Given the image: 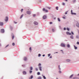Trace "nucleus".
I'll return each mask as SVG.
<instances>
[{"mask_svg": "<svg viewBox=\"0 0 79 79\" xmlns=\"http://www.w3.org/2000/svg\"><path fill=\"white\" fill-rule=\"evenodd\" d=\"M41 56V55H40V54H39L38 56Z\"/></svg>", "mask_w": 79, "mask_h": 79, "instance_id": "nucleus-41", "label": "nucleus"}, {"mask_svg": "<svg viewBox=\"0 0 79 79\" xmlns=\"http://www.w3.org/2000/svg\"><path fill=\"white\" fill-rule=\"evenodd\" d=\"M70 39H73L74 38V37H73V36L72 35V36H70Z\"/></svg>", "mask_w": 79, "mask_h": 79, "instance_id": "nucleus-13", "label": "nucleus"}, {"mask_svg": "<svg viewBox=\"0 0 79 79\" xmlns=\"http://www.w3.org/2000/svg\"><path fill=\"white\" fill-rule=\"evenodd\" d=\"M66 29L67 31H69V28H67Z\"/></svg>", "mask_w": 79, "mask_h": 79, "instance_id": "nucleus-31", "label": "nucleus"}, {"mask_svg": "<svg viewBox=\"0 0 79 79\" xmlns=\"http://www.w3.org/2000/svg\"><path fill=\"white\" fill-rule=\"evenodd\" d=\"M65 1H68L67 0H65Z\"/></svg>", "mask_w": 79, "mask_h": 79, "instance_id": "nucleus-57", "label": "nucleus"}, {"mask_svg": "<svg viewBox=\"0 0 79 79\" xmlns=\"http://www.w3.org/2000/svg\"><path fill=\"white\" fill-rule=\"evenodd\" d=\"M33 16L35 17V15H34Z\"/></svg>", "mask_w": 79, "mask_h": 79, "instance_id": "nucleus-52", "label": "nucleus"}, {"mask_svg": "<svg viewBox=\"0 0 79 79\" xmlns=\"http://www.w3.org/2000/svg\"><path fill=\"white\" fill-rule=\"evenodd\" d=\"M52 32H54V31H55V30L54 29H52Z\"/></svg>", "mask_w": 79, "mask_h": 79, "instance_id": "nucleus-40", "label": "nucleus"}, {"mask_svg": "<svg viewBox=\"0 0 79 79\" xmlns=\"http://www.w3.org/2000/svg\"><path fill=\"white\" fill-rule=\"evenodd\" d=\"M14 38H15V35H13L12 36V40H13L14 39Z\"/></svg>", "mask_w": 79, "mask_h": 79, "instance_id": "nucleus-26", "label": "nucleus"}, {"mask_svg": "<svg viewBox=\"0 0 79 79\" xmlns=\"http://www.w3.org/2000/svg\"><path fill=\"white\" fill-rule=\"evenodd\" d=\"M23 16H24V15L23 14H22L20 17V19H21V18H23Z\"/></svg>", "mask_w": 79, "mask_h": 79, "instance_id": "nucleus-19", "label": "nucleus"}, {"mask_svg": "<svg viewBox=\"0 0 79 79\" xmlns=\"http://www.w3.org/2000/svg\"><path fill=\"white\" fill-rule=\"evenodd\" d=\"M22 66H23V67H24V66H25V65H22Z\"/></svg>", "mask_w": 79, "mask_h": 79, "instance_id": "nucleus-53", "label": "nucleus"}, {"mask_svg": "<svg viewBox=\"0 0 79 79\" xmlns=\"http://www.w3.org/2000/svg\"><path fill=\"white\" fill-rule=\"evenodd\" d=\"M27 13L28 14V15H30L31 14V11H28L27 12Z\"/></svg>", "mask_w": 79, "mask_h": 79, "instance_id": "nucleus-7", "label": "nucleus"}, {"mask_svg": "<svg viewBox=\"0 0 79 79\" xmlns=\"http://www.w3.org/2000/svg\"><path fill=\"white\" fill-rule=\"evenodd\" d=\"M38 79H42L41 77H40L38 78Z\"/></svg>", "mask_w": 79, "mask_h": 79, "instance_id": "nucleus-24", "label": "nucleus"}, {"mask_svg": "<svg viewBox=\"0 0 79 79\" xmlns=\"http://www.w3.org/2000/svg\"><path fill=\"white\" fill-rule=\"evenodd\" d=\"M32 71H29V73H32Z\"/></svg>", "mask_w": 79, "mask_h": 79, "instance_id": "nucleus-33", "label": "nucleus"}, {"mask_svg": "<svg viewBox=\"0 0 79 79\" xmlns=\"http://www.w3.org/2000/svg\"><path fill=\"white\" fill-rule=\"evenodd\" d=\"M30 70H32V67H31L30 68Z\"/></svg>", "mask_w": 79, "mask_h": 79, "instance_id": "nucleus-27", "label": "nucleus"}, {"mask_svg": "<svg viewBox=\"0 0 79 79\" xmlns=\"http://www.w3.org/2000/svg\"><path fill=\"white\" fill-rule=\"evenodd\" d=\"M66 34L67 35H71V33H69V32L67 31L66 32Z\"/></svg>", "mask_w": 79, "mask_h": 79, "instance_id": "nucleus-2", "label": "nucleus"}, {"mask_svg": "<svg viewBox=\"0 0 79 79\" xmlns=\"http://www.w3.org/2000/svg\"><path fill=\"white\" fill-rule=\"evenodd\" d=\"M64 30H66V28L64 27Z\"/></svg>", "mask_w": 79, "mask_h": 79, "instance_id": "nucleus-51", "label": "nucleus"}, {"mask_svg": "<svg viewBox=\"0 0 79 79\" xmlns=\"http://www.w3.org/2000/svg\"><path fill=\"white\" fill-rule=\"evenodd\" d=\"M62 4L63 5H65V3H64L63 2L62 3Z\"/></svg>", "mask_w": 79, "mask_h": 79, "instance_id": "nucleus-46", "label": "nucleus"}, {"mask_svg": "<svg viewBox=\"0 0 79 79\" xmlns=\"http://www.w3.org/2000/svg\"><path fill=\"white\" fill-rule=\"evenodd\" d=\"M12 45L13 46H15V43H12Z\"/></svg>", "mask_w": 79, "mask_h": 79, "instance_id": "nucleus-25", "label": "nucleus"}, {"mask_svg": "<svg viewBox=\"0 0 79 79\" xmlns=\"http://www.w3.org/2000/svg\"><path fill=\"white\" fill-rule=\"evenodd\" d=\"M32 78H33V76L31 75V79H32Z\"/></svg>", "mask_w": 79, "mask_h": 79, "instance_id": "nucleus-28", "label": "nucleus"}, {"mask_svg": "<svg viewBox=\"0 0 79 79\" xmlns=\"http://www.w3.org/2000/svg\"><path fill=\"white\" fill-rule=\"evenodd\" d=\"M61 46H62V47H65L66 46H65V44L63 43L61 44Z\"/></svg>", "mask_w": 79, "mask_h": 79, "instance_id": "nucleus-3", "label": "nucleus"}, {"mask_svg": "<svg viewBox=\"0 0 79 79\" xmlns=\"http://www.w3.org/2000/svg\"><path fill=\"white\" fill-rule=\"evenodd\" d=\"M21 12H23V9H22L21 10Z\"/></svg>", "mask_w": 79, "mask_h": 79, "instance_id": "nucleus-38", "label": "nucleus"}, {"mask_svg": "<svg viewBox=\"0 0 79 79\" xmlns=\"http://www.w3.org/2000/svg\"><path fill=\"white\" fill-rule=\"evenodd\" d=\"M35 69L36 71H38V69H37V68H35Z\"/></svg>", "mask_w": 79, "mask_h": 79, "instance_id": "nucleus-43", "label": "nucleus"}, {"mask_svg": "<svg viewBox=\"0 0 79 79\" xmlns=\"http://www.w3.org/2000/svg\"><path fill=\"white\" fill-rule=\"evenodd\" d=\"M68 11H66V12L65 13V15H67V13H68Z\"/></svg>", "mask_w": 79, "mask_h": 79, "instance_id": "nucleus-30", "label": "nucleus"}, {"mask_svg": "<svg viewBox=\"0 0 79 79\" xmlns=\"http://www.w3.org/2000/svg\"><path fill=\"white\" fill-rule=\"evenodd\" d=\"M43 56H45V55H43Z\"/></svg>", "mask_w": 79, "mask_h": 79, "instance_id": "nucleus-54", "label": "nucleus"}, {"mask_svg": "<svg viewBox=\"0 0 79 79\" xmlns=\"http://www.w3.org/2000/svg\"><path fill=\"white\" fill-rule=\"evenodd\" d=\"M3 22H0V25L3 26Z\"/></svg>", "mask_w": 79, "mask_h": 79, "instance_id": "nucleus-10", "label": "nucleus"}, {"mask_svg": "<svg viewBox=\"0 0 79 79\" xmlns=\"http://www.w3.org/2000/svg\"><path fill=\"white\" fill-rule=\"evenodd\" d=\"M71 13L72 15H76V13H73V10H71Z\"/></svg>", "mask_w": 79, "mask_h": 79, "instance_id": "nucleus-4", "label": "nucleus"}, {"mask_svg": "<svg viewBox=\"0 0 79 79\" xmlns=\"http://www.w3.org/2000/svg\"><path fill=\"white\" fill-rule=\"evenodd\" d=\"M38 75H40V72H38L37 73Z\"/></svg>", "mask_w": 79, "mask_h": 79, "instance_id": "nucleus-44", "label": "nucleus"}, {"mask_svg": "<svg viewBox=\"0 0 79 79\" xmlns=\"http://www.w3.org/2000/svg\"><path fill=\"white\" fill-rule=\"evenodd\" d=\"M76 26L79 28V23H77L76 24Z\"/></svg>", "mask_w": 79, "mask_h": 79, "instance_id": "nucleus-16", "label": "nucleus"}, {"mask_svg": "<svg viewBox=\"0 0 79 79\" xmlns=\"http://www.w3.org/2000/svg\"><path fill=\"white\" fill-rule=\"evenodd\" d=\"M10 28H11V29H13V28H12V27H11Z\"/></svg>", "mask_w": 79, "mask_h": 79, "instance_id": "nucleus-55", "label": "nucleus"}, {"mask_svg": "<svg viewBox=\"0 0 79 79\" xmlns=\"http://www.w3.org/2000/svg\"><path fill=\"white\" fill-rule=\"evenodd\" d=\"M43 78L45 79H46V77H45L44 76H43Z\"/></svg>", "mask_w": 79, "mask_h": 79, "instance_id": "nucleus-39", "label": "nucleus"}, {"mask_svg": "<svg viewBox=\"0 0 79 79\" xmlns=\"http://www.w3.org/2000/svg\"><path fill=\"white\" fill-rule=\"evenodd\" d=\"M8 19V17H6V19L5 20L6 21H7Z\"/></svg>", "mask_w": 79, "mask_h": 79, "instance_id": "nucleus-9", "label": "nucleus"}, {"mask_svg": "<svg viewBox=\"0 0 79 79\" xmlns=\"http://www.w3.org/2000/svg\"><path fill=\"white\" fill-rule=\"evenodd\" d=\"M59 70H61V68L60 67V65H59Z\"/></svg>", "mask_w": 79, "mask_h": 79, "instance_id": "nucleus-32", "label": "nucleus"}, {"mask_svg": "<svg viewBox=\"0 0 79 79\" xmlns=\"http://www.w3.org/2000/svg\"><path fill=\"white\" fill-rule=\"evenodd\" d=\"M24 60H25V61H26V60H27V57H24Z\"/></svg>", "mask_w": 79, "mask_h": 79, "instance_id": "nucleus-11", "label": "nucleus"}, {"mask_svg": "<svg viewBox=\"0 0 79 79\" xmlns=\"http://www.w3.org/2000/svg\"><path fill=\"white\" fill-rule=\"evenodd\" d=\"M1 32L2 33H4V32H5V31H4V29H1Z\"/></svg>", "mask_w": 79, "mask_h": 79, "instance_id": "nucleus-5", "label": "nucleus"}, {"mask_svg": "<svg viewBox=\"0 0 79 79\" xmlns=\"http://www.w3.org/2000/svg\"><path fill=\"white\" fill-rule=\"evenodd\" d=\"M60 51H61L62 52H63V50H61Z\"/></svg>", "mask_w": 79, "mask_h": 79, "instance_id": "nucleus-58", "label": "nucleus"}, {"mask_svg": "<svg viewBox=\"0 0 79 79\" xmlns=\"http://www.w3.org/2000/svg\"><path fill=\"white\" fill-rule=\"evenodd\" d=\"M23 74H26V72L25 71H24L23 72Z\"/></svg>", "mask_w": 79, "mask_h": 79, "instance_id": "nucleus-17", "label": "nucleus"}, {"mask_svg": "<svg viewBox=\"0 0 79 79\" xmlns=\"http://www.w3.org/2000/svg\"><path fill=\"white\" fill-rule=\"evenodd\" d=\"M59 73H61V71H59Z\"/></svg>", "mask_w": 79, "mask_h": 79, "instance_id": "nucleus-50", "label": "nucleus"}, {"mask_svg": "<svg viewBox=\"0 0 79 79\" xmlns=\"http://www.w3.org/2000/svg\"><path fill=\"white\" fill-rule=\"evenodd\" d=\"M71 60L69 59H67L66 60V61H67V62H69Z\"/></svg>", "mask_w": 79, "mask_h": 79, "instance_id": "nucleus-14", "label": "nucleus"}, {"mask_svg": "<svg viewBox=\"0 0 79 79\" xmlns=\"http://www.w3.org/2000/svg\"><path fill=\"white\" fill-rule=\"evenodd\" d=\"M73 74H72L69 77V78H70V79H71V78L72 77H73Z\"/></svg>", "mask_w": 79, "mask_h": 79, "instance_id": "nucleus-15", "label": "nucleus"}, {"mask_svg": "<svg viewBox=\"0 0 79 79\" xmlns=\"http://www.w3.org/2000/svg\"><path fill=\"white\" fill-rule=\"evenodd\" d=\"M73 79H79V78L77 77H74L73 78Z\"/></svg>", "mask_w": 79, "mask_h": 79, "instance_id": "nucleus-20", "label": "nucleus"}, {"mask_svg": "<svg viewBox=\"0 0 79 79\" xmlns=\"http://www.w3.org/2000/svg\"><path fill=\"white\" fill-rule=\"evenodd\" d=\"M57 10H58V7H57L56 8Z\"/></svg>", "mask_w": 79, "mask_h": 79, "instance_id": "nucleus-37", "label": "nucleus"}, {"mask_svg": "<svg viewBox=\"0 0 79 79\" xmlns=\"http://www.w3.org/2000/svg\"><path fill=\"white\" fill-rule=\"evenodd\" d=\"M67 47L68 48H69V47H70V45H69V44H67Z\"/></svg>", "mask_w": 79, "mask_h": 79, "instance_id": "nucleus-18", "label": "nucleus"}, {"mask_svg": "<svg viewBox=\"0 0 79 79\" xmlns=\"http://www.w3.org/2000/svg\"><path fill=\"white\" fill-rule=\"evenodd\" d=\"M8 45H9L8 44L6 46V47H8Z\"/></svg>", "mask_w": 79, "mask_h": 79, "instance_id": "nucleus-45", "label": "nucleus"}, {"mask_svg": "<svg viewBox=\"0 0 79 79\" xmlns=\"http://www.w3.org/2000/svg\"><path fill=\"white\" fill-rule=\"evenodd\" d=\"M57 19L58 20V21H59V22H60V18H58Z\"/></svg>", "mask_w": 79, "mask_h": 79, "instance_id": "nucleus-23", "label": "nucleus"}, {"mask_svg": "<svg viewBox=\"0 0 79 79\" xmlns=\"http://www.w3.org/2000/svg\"><path fill=\"white\" fill-rule=\"evenodd\" d=\"M74 46V48H75V50H77V47L75 46Z\"/></svg>", "mask_w": 79, "mask_h": 79, "instance_id": "nucleus-22", "label": "nucleus"}, {"mask_svg": "<svg viewBox=\"0 0 79 79\" xmlns=\"http://www.w3.org/2000/svg\"><path fill=\"white\" fill-rule=\"evenodd\" d=\"M71 33L72 34H73V35H74V33H73V31H71Z\"/></svg>", "mask_w": 79, "mask_h": 79, "instance_id": "nucleus-47", "label": "nucleus"}, {"mask_svg": "<svg viewBox=\"0 0 79 79\" xmlns=\"http://www.w3.org/2000/svg\"><path fill=\"white\" fill-rule=\"evenodd\" d=\"M79 74H78V76H79Z\"/></svg>", "mask_w": 79, "mask_h": 79, "instance_id": "nucleus-60", "label": "nucleus"}, {"mask_svg": "<svg viewBox=\"0 0 79 79\" xmlns=\"http://www.w3.org/2000/svg\"><path fill=\"white\" fill-rule=\"evenodd\" d=\"M52 24V22H50V24Z\"/></svg>", "mask_w": 79, "mask_h": 79, "instance_id": "nucleus-48", "label": "nucleus"}, {"mask_svg": "<svg viewBox=\"0 0 79 79\" xmlns=\"http://www.w3.org/2000/svg\"><path fill=\"white\" fill-rule=\"evenodd\" d=\"M34 24L35 25H37L38 24V23L37 22H34Z\"/></svg>", "mask_w": 79, "mask_h": 79, "instance_id": "nucleus-8", "label": "nucleus"}, {"mask_svg": "<svg viewBox=\"0 0 79 79\" xmlns=\"http://www.w3.org/2000/svg\"><path fill=\"white\" fill-rule=\"evenodd\" d=\"M29 50H30V52H31V51H32V48H31V47L30 48Z\"/></svg>", "mask_w": 79, "mask_h": 79, "instance_id": "nucleus-21", "label": "nucleus"}, {"mask_svg": "<svg viewBox=\"0 0 79 79\" xmlns=\"http://www.w3.org/2000/svg\"><path fill=\"white\" fill-rule=\"evenodd\" d=\"M41 65V64L40 63H39L38 65V66H40Z\"/></svg>", "mask_w": 79, "mask_h": 79, "instance_id": "nucleus-36", "label": "nucleus"}, {"mask_svg": "<svg viewBox=\"0 0 79 79\" xmlns=\"http://www.w3.org/2000/svg\"><path fill=\"white\" fill-rule=\"evenodd\" d=\"M39 68L40 71H42V67L40 66L39 67Z\"/></svg>", "mask_w": 79, "mask_h": 79, "instance_id": "nucleus-12", "label": "nucleus"}, {"mask_svg": "<svg viewBox=\"0 0 79 79\" xmlns=\"http://www.w3.org/2000/svg\"><path fill=\"white\" fill-rule=\"evenodd\" d=\"M50 58H52V56H51L50 57Z\"/></svg>", "mask_w": 79, "mask_h": 79, "instance_id": "nucleus-49", "label": "nucleus"}, {"mask_svg": "<svg viewBox=\"0 0 79 79\" xmlns=\"http://www.w3.org/2000/svg\"><path fill=\"white\" fill-rule=\"evenodd\" d=\"M51 55V54H48V57L50 56Z\"/></svg>", "mask_w": 79, "mask_h": 79, "instance_id": "nucleus-35", "label": "nucleus"}, {"mask_svg": "<svg viewBox=\"0 0 79 79\" xmlns=\"http://www.w3.org/2000/svg\"><path fill=\"white\" fill-rule=\"evenodd\" d=\"M47 18V16L46 15H44L43 17V19H46Z\"/></svg>", "mask_w": 79, "mask_h": 79, "instance_id": "nucleus-6", "label": "nucleus"}, {"mask_svg": "<svg viewBox=\"0 0 79 79\" xmlns=\"http://www.w3.org/2000/svg\"><path fill=\"white\" fill-rule=\"evenodd\" d=\"M62 18H63V19H66V17H64V16L62 17Z\"/></svg>", "mask_w": 79, "mask_h": 79, "instance_id": "nucleus-34", "label": "nucleus"}, {"mask_svg": "<svg viewBox=\"0 0 79 79\" xmlns=\"http://www.w3.org/2000/svg\"><path fill=\"white\" fill-rule=\"evenodd\" d=\"M76 2V0H73V3H74V2Z\"/></svg>", "mask_w": 79, "mask_h": 79, "instance_id": "nucleus-29", "label": "nucleus"}, {"mask_svg": "<svg viewBox=\"0 0 79 79\" xmlns=\"http://www.w3.org/2000/svg\"><path fill=\"white\" fill-rule=\"evenodd\" d=\"M48 8H49V9H50V7H49Z\"/></svg>", "mask_w": 79, "mask_h": 79, "instance_id": "nucleus-56", "label": "nucleus"}, {"mask_svg": "<svg viewBox=\"0 0 79 79\" xmlns=\"http://www.w3.org/2000/svg\"><path fill=\"white\" fill-rule=\"evenodd\" d=\"M1 46V44H0V46Z\"/></svg>", "mask_w": 79, "mask_h": 79, "instance_id": "nucleus-59", "label": "nucleus"}, {"mask_svg": "<svg viewBox=\"0 0 79 79\" xmlns=\"http://www.w3.org/2000/svg\"><path fill=\"white\" fill-rule=\"evenodd\" d=\"M77 45H79V42H77Z\"/></svg>", "mask_w": 79, "mask_h": 79, "instance_id": "nucleus-42", "label": "nucleus"}, {"mask_svg": "<svg viewBox=\"0 0 79 79\" xmlns=\"http://www.w3.org/2000/svg\"><path fill=\"white\" fill-rule=\"evenodd\" d=\"M43 11H44L45 13H47V12H48V10H45V8H44L43 9Z\"/></svg>", "mask_w": 79, "mask_h": 79, "instance_id": "nucleus-1", "label": "nucleus"}]
</instances>
